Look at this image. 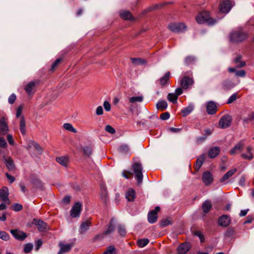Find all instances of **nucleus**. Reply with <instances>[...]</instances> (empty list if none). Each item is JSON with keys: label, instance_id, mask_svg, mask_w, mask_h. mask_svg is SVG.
<instances>
[{"label": "nucleus", "instance_id": "obj_45", "mask_svg": "<svg viewBox=\"0 0 254 254\" xmlns=\"http://www.w3.org/2000/svg\"><path fill=\"white\" fill-rule=\"evenodd\" d=\"M33 246L31 243L26 244L24 247V252L26 254L29 253L32 250Z\"/></svg>", "mask_w": 254, "mask_h": 254}, {"label": "nucleus", "instance_id": "obj_62", "mask_svg": "<svg viewBox=\"0 0 254 254\" xmlns=\"http://www.w3.org/2000/svg\"><path fill=\"white\" fill-rule=\"evenodd\" d=\"M103 106L106 111H109L111 110V105L108 101H105L104 102Z\"/></svg>", "mask_w": 254, "mask_h": 254}, {"label": "nucleus", "instance_id": "obj_63", "mask_svg": "<svg viewBox=\"0 0 254 254\" xmlns=\"http://www.w3.org/2000/svg\"><path fill=\"white\" fill-rule=\"evenodd\" d=\"M33 145L34 147V148L39 152V153H40V154L42 153V148L38 143H37L36 142H34L33 143Z\"/></svg>", "mask_w": 254, "mask_h": 254}, {"label": "nucleus", "instance_id": "obj_14", "mask_svg": "<svg viewBox=\"0 0 254 254\" xmlns=\"http://www.w3.org/2000/svg\"><path fill=\"white\" fill-rule=\"evenodd\" d=\"M230 217L227 215H223L221 216L218 221V224L223 227H227L230 224Z\"/></svg>", "mask_w": 254, "mask_h": 254}, {"label": "nucleus", "instance_id": "obj_26", "mask_svg": "<svg viewBox=\"0 0 254 254\" xmlns=\"http://www.w3.org/2000/svg\"><path fill=\"white\" fill-rule=\"evenodd\" d=\"M212 207V204L210 200H205L202 205V209L203 212L206 214L207 213Z\"/></svg>", "mask_w": 254, "mask_h": 254}, {"label": "nucleus", "instance_id": "obj_17", "mask_svg": "<svg viewBox=\"0 0 254 254\" xmlns=\"http://www.w3.org/2000/svg\"><path fill=\"white\" fill-rule=\"evenodd\" d=\"M244 146V141L241 140L230 151V154L234 155L241 151Z\"/></svg>", "mask_w": 254, "mask_h": 254}, {"label": "nucleus", "instance_id": "obj_19", "mask_svg": "<svg viewBox=\"0 0 254 254\" xmlns=\"http://www.w3.org/2000/svg\"><path fill=\"white\" fill-rule=\"evenodd\" d=\"M193 81L192 78L188 76H184L181 81V85L184 89L188 88L189 85L192 84Z\"/></svg>", "mask_w": 254, "mask_h": 254}, {"label": "nucleus", "instance_id": "obj_25", "mask_svg": "<svg viewBox=\"0 0 254 254\" xmlns=\"http://www.w3.org/2000/svg\"><path fill=\"white\" fill-rule=\"evenodd\" d=\"M170 78V72L169 71L167 72L163 77H161L159 79V84L162 86H164L167 83H168L169 81V79Z\"/></svg>", "mask_w": 254, "mask_h": 254}, {"label": "nucleus", "instance_id": "obj_43", "mask_svg": "<svg viewBox=\"0 0 254 254\" xmlns=\"http://www.w3.org/2000/svg\"><path fill=\"white\" fill-rule=\"evenodd\" d=\"M0 239L3 241H7L9 240L10 236L6 232L0 231Z\"/></svg>", "mask_w": 254, "mask_h": 254}, {"label": "nucleus", "instance_id": "obj_8", "mask_svg": "<svg viewBox=\"0 0 254 254\" xmlns=\"http://www.w3.org/2000/svg\"><path fill=\"white\" fill-rule=\"evenodd\" d=\"M81 203L76 202L70 210V215L74 218L79 217L81 210Z\"/></svg>", "mask_w": 254, "mask_h": 254}, {"label": "nucleus", "instance_id": "obj_54", "mask_svg": "<svg viewBox=\"0 0 254 254\" xmlns=\"http://www.w3.org/2000/svg\"><path fill=\"white\" fill-rule=\"evenodd\" d=\"M12 209L15 211H19L22 208V205L19 203H14L12 206Z\"/></svg>", "mask_w": 254, "mask_h": 254}, {"label": "nucleus", "instance_id": "obj_4", "mask_svg": "<svg viewBox=\"0 0 254 254\" xmlns=\"http://www.w3.org/2000/svg\"><path fill=\"white\" fill-rule=\"evenodd\" d=\"M169 27L171 31L175 33L183 32L187 29L186 25L183 23H172Z\"/></svg>", "mask_w": 254, "mask_h": 254}, {"label": "nucleus", "instance_id": "obj_3", "mask_svg": "<svg viewBox=\"0 0 254 254\" xmlns=\"http://www.w3.org/2000/svg\"><path fill=\"white\" fill-rule=\"evenodd\" d=\"M246 33L242 31L241 29L238 31L232 32L230 35L231 41L233 42H241L247 38Z\"/></svg>", "mask_w": 254, "mask_h": 254}, {"label": "nucleus", "instance_id": "obj_40", "mask_svg": "<svg viewBox=\"0 0 254 254\" xmlns=\"http://www.w3.org/2000/svg\"><path fill=\"white\" fill-rule=\"evenodd\" d=\"M178 96L174 93H169L167 96V99L173 103H177Z\"/></svg>", "mask_w": 254, "mask_h": 254}, {"label": "nucleus", "instance_id": "obj_20", "mask_svg": "<svg viewBox=\"0 0 254 254\" xmlns=\"http://www.w3.org/2000/svg\"><path fill=\"white\" fill-rule=\"evenodd\" d=\"M8 131V127L4 121V119L2 118L0 121V134L5 135Z\"/></svg>", "mask_w": 254, "mask_h": 254}, {"label": "nucleus", "instance_id": "obj_46", "mask_svg": "<svg viewBox=\"0 0 254 254\" xmlns=\"http://www.w3.org/2000/svg\"><path fill=\"white\" fill-rule=\"evenodd\" d=\"M143 100V97L142 96H135L129 98V102L133 103L135 102H141Z\"/></svg>", "mask_w": 254, "mask_h": 254}, {"label": "nucleus", "instance_id": "obj_22", "mask_svg": "<svg viewBox=\"0 0 254 254\" xmlns=\"http://www.w3.org/2000/svg\"><path fill=\"white\" fill-rule=\"evenodd\" d=\"M35 82L31 81L26 85L25 87V90L28 95L33 94L35 92Z\"/></svg>", "mask_w": 254, "mask_h": 254}, {"label": "nucleus", "instance_id": "obj_55", "mask_svg": "<svg viewBox=\"0 0 254 254\" xmlns=\"http://www.w3.org/2000/svg\"><path fill=\"white\" fill-rule=\"evenodd\" d=\"M254 119V114L251 113L250 114L248 117L244 118L243 119V122L245 123H248V122L250 121L253 120Z\"/></svg>", "mask_w": 254, "mask_h": 254}, {"label": "nucleus", "instance_id": "obj_50", "mask_svg": "<svg viewBox=\"0 0 254 254\" xmlns=\"http://www.w3.org/2000/svg\"><path fill=\"white\" fill-rule=\"evenodd\" d=\"M195 58L193 56H188L185 59V63L187 64H190L195 61Z\"/></svg>", "mask_w": 254, "mask_h": 254}, {"label": "nucleus", "instance_id": "obj_9", "mask_svg": "<svg viewBox=\"0 0 254 254\" xmlns=\"http://www.w3.org/2000/svg\"><path fill=\"white\" fill-rule=\"evenodd\" d=\"M10 232L15 239L19 241L24 240L27 236L25 232L17 229L11 230Z\"/></svg>", "mask_w": 254, "mask_h": 254}, {"label": "nucleus", "instance_id": "obj_16", "mask_svg": "<svg viewBox=\"0 0 254 254\" xmlns=\"http://www.w3.org/2000/svg\"><path fill=\"white\" fill-rule=\"evenodd\" d=\"M101 193L100 197L102 201L104 203H107L108 201V192L106 186L104 184H102L100 186Z\"/></svg>", "mask_w": 254, "mask_h": 254}, {"label": "nucleus", "instance_id": "obj_1", "mask_svg": "<svg viewBox=\"0 0 254 254\" xmlns=\"http://www.w3.org/2000/svg\"><path fill=\"white\" fill-rule=\"evenodd\" d=\"M198 23H206L208 25H213L217 22V20L212 19L208 11H203L199 13L195 17Z\"/></svg>", "mask_w": 254, "mask_h": 254}, {"label": "nucleus", "instance_id": "obj_32", "mask_svg": "<svg viewBox=\"0 0 254 254\" xmlns=\"http://www.w3.org/2000/svg\"><path fill=\"white\" fill-rule=\"evenodd\" d=\"M56 160L59 164L64 167L67 166L68 162V158L66 156L57 157Z\"/></svg>", "mask_w": 254, "mask_h": 254}, {"label": "nucleus", "instance_id": "obj_18", "mask_svg": "<svg viewBox=\"0 0 254 254\" xmlns=\"http://www.w3.org/2000/svg\"><path fill=\"white\" fill-rule=\"evenodd\" d=\"M206 110L208 114H214L217 111V106L215 102L209 101L207 102L206 105Z\"/></svg>", "mask_w": 254, "mask_h": 254}, {"label": "nucleus", "instance_id": "obj_5", "mask_svg": "<svg viewBox=\"0 0 254 254\" xmlns=\"http://www.w3.org/2000/svg\"><path fill=\"white\" fill-rule=\"evenodd\" d=\"M232 117L229 115L222 116L219 122V126L221 128H225L230 126L232 123Z\"/></svg>", "mask_w": 254, "mask_h": 254}, {"label": "nucleus", "instance_id": "obj_61", "mask_svg": "<svg viewBox=\"0 0 254 254\" xmlns=\"http://www.w3.org/2000/svg\"><path fill=\"white\" fill-rule=\"evenodd\" d=\"M235 74L237 76L244 77L246 75V72L244 70L236 71Z\"/></svg>", "mask_w": 254, "mask_h": 254}, {"label": "nucleus", "instance_id": "obj_44", "mask_svg": "<svg viewBox=\"0 0 254 254\" xmlns=\"http://www.w3.org/2000/svg\"><path fill=\"white\" fill-rule=\"evenodd\" d=\"M120 152L123 154H127L129 152V148L127 144L121 145L119 148Z\"/></svg>", "mask_w": 254, "mask_h": 254}, {"label": "nucleus", "instance_id": "obj_2", "mask_svg": "<svg viewBox=\"0 0 254 254\" xmlns=\"http://www.w3.org/2000/svg\"><path fill=\"white\" fill-rule=\"evenodd\" d=\"M132 170L137 180V185H140L143 180L142 171L143 167L140 163L136 162L134 163L131 167Z\"/></svg>", "mask_w": 254, "mask_h": 254}, {"label": "nucleus", "instance_id": "obj_56", "mask_svg": "<svg viewBox=\"0 0 254 254\" xmlns=\"http://www.w3.org/2000/svg\"><path fill=\"white\" fill-rule=\"evenodd\" d=\"M105 130L112 134H114L115 133V129L110 125H107L105 127Z\"/></svg>", "mask_w": 254, "mask_h": 254}, {"label": "nucleus", "instance_id": "obj_42", "mask_svg": "<svg viewBox=\"0 0 254 254\" xmlns=\"http://www.w3.org/2000/svg\"><path fill=\"white\" fill-rule=\"evenodd\" d=\"M149 243L148 239H139L137 241V245L140 248H143L146 246Z\"/></svg>", "mask_w": 254, "mask_h": 254}, {"label": "nucleus", "instance_id": "obj_30", "mask_svg": "<svg viewBox=\"0 0 254 254\" xmlns=\"http://www.w3.org/2000/svg\"><path fill=\"white\" fill-rule=\"evenodd\" d=\"M168 107V104L164 100H159L156 104V108L161 111L165 110Z\"/></svg>", "mask_w": 254, "mask_h": 254}, {"label": "nucleus", "instance_id": "obj_58", "mask_svg": "<svg viewBox=\"0 0 254 254\" xmlns=\"http://www.w3.org/2000/svg\"><path fill=\"white\" fill-rule=\"evenodd\" d=\"M170 117V114L168 112H165L160 115V119L162 120H167Z\"/></svg>", "mask_w": 254, "mask_h": 254}, {"label": "nucleus", "instance_id": "obj_59", "mask_svg": "<svg viewBox=\"0 0 254 254\" xmlns=\"http://www.w3.org/2000/svg\"><path fill=\"white\" fill-rule=\"evenodd\" d=\"M171 223L168 219H163L161 220L160 225L162 227H165L167 225L171 224Z\"/></svg>", "mask_w": 254, "mask_h": 254}, {"label": "nucleus", "instance_id": "obj_33", "mask_svg": "<svg viewBox=\"0 0 254 254\" xmlns=\"http://www.w3.org/2000/svg\"><path fill=\"white\" fill-rule=\"evenodd\" d=\"M235 86V84L230 80H225L222 83V88L224 90H228Z\"/></svg>", "mask_w": 254, "mask_h": 254}, {"label": "nucleus", "instance_id": "obj_13", "mask_svg": "<svg viewBox=\"0 0 254 254\" xmlns=\"http://www.w3.org/2000/svg\"><path fill=\"white\" fill-rule=\"evenodd\" d=\"M4 163L7 169L9 171H12L15 169V165L14 161L10 157L3 156Z\"/></svg>", "mask_w": 254, "mask_h": 254}, {"label": "nucleus", "instance_id": "obj_36", "mask_svg": "<svg viewBox=\"0 0 254 254\" xmlns=\"http://www.w3.org/2000/svg\"><path fill=\"white\" fill-rule=\"evenodd\" d=\"M120 16L125 20H132V16L131 13L128 11H125L120 13Z\"/></svg>", "mask_w": 254, "mask_h": 254}, {"label": "nucleus", "instance_id": "obj_60", "mask_svg": "<svg viewBox=\"0 0 254 254\" xmlns=\"http://www.w3.org/2000/svg\"><path fill=\"white\" fill-rule=\"evenodd\" d=\"M0 147L3 148H5L7 147L6 141L1 137H0Z\"/></svg>", "mask_w": 254, "mask_h": 254}, {"label": "nucleus", "instance_id": "obj_39", "mask_svg": "<svg viewBox=\"0 0 254 254\" xmlns=\"http://www.w3.org/2000/svg\"><path fill=\"white\" fill-rule=\"evenodd\" d=\"M64 128L69 131H71L73 133H76V129L72 126L71 124L69 123H65L63 125Z\"/></svg>", "mask_w": 254, "mask_h": 254}, {"label": "nucleus", "instance_id": "obj_35", "mask_svg": "<svg viewBox=\"0 0 254 254\" xmlns=\"http://www.w3.org/2000/svg\"><path fill=\"white\" fill-rule=\"evenodd\" d=\"M194 106L193 105H189L188 107L183 109L181 112L183 116L186 117L190 114L193 110Z\"/></svg>", "mask_w": 254, "mask_h": 254}, {"label": "nucleus", "instance_id": "obj_41", "mask_svg": "<svg viewBox=\"0 0 254 254\" xmlns=\"http://www.w3.org/2000/svg\"><path fill=\"white\" fill-rule=\"evenodd\" d=\"M132 63L135 65H141L145 64L146 61L140 58H131Z\"/></svg>", "mask_w": 254, "mask_h": 254}, {"label": "nucleus", "instance_id": "obj_38", "mask_svg": "<svg viewBox=\"0 0 254 254\" xmlns=\"http://www.w3.org/2000/svg\"><path fill=\"white\" fill-rule=\"evenodd\" d=\"M242 56L238 55L234 60V62L237 64V67H242L245 65V62L242 61L241 60Z\"/></svg>", "mask_w": 254, "mask_h": 254}, {"label": "nucleus", "instance_id": "obj_47", "mask_svg": "<svg viewBox=\"0 0 254 254\" xmlns=\"http://www.w3.org/2000/svg\"><path fill=\"white\" fill-rule=\"evenodd\" d=\"M118 233L121 236L124 237L126 235V231L125 227L123 225H119L118 228Z\"/></svg>", "mask_w": 254, "mask_h": 254}, {"label": "nucleus", "instance_id": "obj_64", "mask_svg": "<svg viewBox=\"0 0 254 254\" xmlns=\"http://www.w3.org/2000/svg\"><path fill=\"white\" fill-rule=\"evenodd\" d=\"M103 113V108L102 106H98L97 109H96V114L97 115H102Z\"/></svg>", "mask_w": 254, "mask_h": 254}, {"label": "nucleus", "instance_id": "obj_11", "mask_svg": "<svg viewBox=\"0 0 254 254\" xmlns=\"http://www.w3.org/2000/svg\"><path fill=\"white\" fill-rule=\"evenodd\" d=\"M34 223L37 226L38 230L40 232H45L49 229L47 224L41 220L34 219Z\"/></svg>", "mask_w": 254, "mask_h": 254}, {"label": "nucleus", "instance_id": "obj_6", "mask_svg": "<svg viewBox=\"0 0 254 254\" xmlns=\"http://www.w3.org/2000/svg\"><path fill=\"white\" fill-rule=\"evenodd\" d=\"M232 5L229 0H224L220 2L219 5V10L221 12L227 13L232 8Z\"/></svg>", "mask_w": 254, "mask_h": 254}, {"label": "nucleus", "instance_id": "obj_27", "mask_svg": "<svg viewBox=\"0 0 254 254\" xmlns=\"http://www.w3.org/2000/svg\"><path fill=\"white\" fill-rule=\"evenodd\" d=\"M90 226V222L88 221L83 222L80 225L79 232L81 234L84 233L89 229Z\"/></svg>", "mask_w": 254, "mask_h": 254}, {"label": "nucleus", "instance_id": "obj_28", "mask_svg": "<svg viewBox=\"0 0 254 254\" xmlns=\"http://www.w3.org/2000/svg\"><path fill=\"white\" fill-rule=\"evenodd\" d=\"M236 171H237V169L235 168V169H233L230 170L229 171H228L223 176V177L221 179L220 182L223 183V182H224L227 180H228L232 175H233L234 174V173L236 172Z\"/></svg>", "mask_w": 254, "mask_h": 254}, {"label": "nucleus", "instance_id": "obj_7", "mask_svg": "<svg viewBox=\"0 0 254 254\" xmlns=\"http://www.w3.org/2000/svg\"><path fill=\"white\" fill-rule=\"evenodd\" d=\"M159 206H156L154 210L150 211L148 214V221L151 223H154L157 220V213L160 210Z\"/></svg>", "mask_w": 254, "mask_h": 254}, {"label": "nucleus", "instance_id": "obj_49", "mask_svg": "<svg viewBox=\"0 0 254 254\" xmlns=\"http://www.w3.org/2000/svg\"><path fill=\"white\" fill-rule=\"evenodd\" d=\"M103 254H115V248L114 246H110Z\"/></svg>", "mask_w": 254, "mask_h": 254}, {"label": "nucleus", "instance_id": "obj_29", "mask_svg": "<svg viewBox=\"0 0 254 254\" xmlns=\"http://www.w3.org/2000/svg\"><path fill=\"white\" fill-rule=\"evenodd\" d=\"M219 148L217 147H214L209 150L208 156L211 158H214L219 154Z\"/></svg>", "mask_w": 254, "mask_h": 254}, {"label": "nucleus", "instance_id": "obj_23", "mask_svg": "<svg viewBox=\"0 0 254 254\" xmlns=\"http://www.w3.org/2000/svg\"><path fill=\"white\" fill-rule=\"evenodd\" d=\"M252 147L249 146L247 147V153L241 154V157L244 159L251 160L253 159L254 156L252 153Z\"/></svg>", "mask_w": 254, "mask_h": 254}, {"label": "nucleus", "instance_id": "obj_21", "mask_svg": "<svg viewBox=\"0 0 254 254\" xmlns=\"http://www.w3.org/2000/svg\"><path fill=\"white\" fill-rule=\"evenodd\" d=\"M190 249V246L188 243H183L178 248V252L179 254H186Z\"/></svg>", "mask_w": 254, "mask_h": 254}, {"label": "nucleus", "instance_id": "obj_34", "mask_svg": "<svg viewBox=\"0 0 254 254\" xmlns=\"http://www.w3.org/2000/svg\"><path fill=\"white\" fill-rule=\"evenodd\" d=\"M115 221V219L114 218H112L109 223V225L108 227V228L106 231H105L104 233V235H107L108 234H110L114 231L115 229V226L114 224V223Z\"/></svg>", "mask_w": 254, "mask_h": 254}, {"label": "nucleus", "instance_id": "obj_52", "mask_svg": "<svg viewBox=\"0 0 254 254\" xmlns=\"http://www.w3.org/2000/svg\"><path fill=\"white\" fill-rule=\"evenodd\" d=\"M237 97V94L236 93H234L232 94L228 99L227 103V104H231L234 102L236 99Z\"/></svg>", "mask_w": 254, "mask_h": 254}, {"label": "nucleus", "instance_id": "obj_24", "mask_svg": "<svg viewBox=\"0 0 254 254\" xmlns=\"http://www.w3.org/2000/svg\"><path fill=\"white\" fill-rule=\"evenodd\" d=\"M135 197V191L132 189H129L126 193V198L128 201H132L134 200Z\"/></svg>", "mask_w": 254, "mask_h": 254}, {"label": "nucleus", "instance_id": "obj_12", "mask_svg": "<svg viewBox=\"0 0 254 254\" xmlns=\"http://www.w3.org/2000/svg\"><path fill=\"white\" fill-rule=\"evenodd\" d=\"M73 245L72 244H64L62 242L59 243L60 250L58 254H63L70 251Z\"/></svg>", "mask_w": 254, "mask_h": 254}, {"label": "nucleus", "instance_id": "obj_10", "mask_svg": "<svg viewBox=\"0 0 254 254\" xmlns=\"http://www.w3.org/2000/svg\"><path fill=\"white\" fill-rule=\"evenodd\" d=\"M202 181L206 186L210 185L213 181L212 173L209 171L204 172L202 176Z\"/></svg>", "mask_w": 254, "mask_h": 254}, {"label": "nucleus", "instance_id": "obj_53", "mask_svg": "<svg viewBox=\"0 0 254 254\" xmlns=\"http://www.w3.org/2000/svg\"><path fill=\"white\" fill-rule=\"evenodd\" d=\"M62 59H57L55 62L51 66V70L54 71L58 66V65L61 63L62 61Z\"/></svg>", "mask_w": 254, "mask_h": 254}, {"label": "nucleus", "instance_id": "obj_51", "mask_svg": "<svg viewBox=\"0 0 254 254\" xmlns=\"http://www.w3.org/2000/svg\"><path fill=\"white\" fill-rule=\"evenodd\" d=\"M194 235L199 237L201 242H203L204 240V237L201 232L199 231H195L193 233Z\"/></svg>", "mask_w": 254, "mask_h": 254}, {"label": "nucleus", "instance_id": "obj_15", "mask_svg": "<svg viewBox=\"0 0 254 254\" xmlns=\"http://www.w3.org/2000/svg\"><path fill=\"white\" fill-rule=\"evenodd\" d=\"M8 196V192L6 188H3L0 190V199L9 204L10 202Z\"/></svg>", "mask_w": 254, "mask_h": 254}, {"label": "nucleus", "instance_id": "obj_57", "mask_svg": "<svg viewBox=\"0 0 254 254\" xmlns=\"http://www.w3.org/2000/svg\"><path fill=\"white\" fill-rule=\"evenodd\" d=\"M16 95L14 93H12V94H11L9 98H8V103L10 104H12L13 103H14L15 100H16Z\"/></svg>", "mask_w": 254, "mask_h": 254}, {"label": "nucleus", "instance_id": "obj_48", "mask_svg": "<svg viewBox=\"0 0 254 254\" xmlns=\"http://www.w3.org/2000/svg\"><path fill=\"white\" fill-rule=\"evenodd\" d=\"M85 155L90 156L92 153V149L89 146H84L82 148Z\"/></svg>", "mask_w": 254, "mask_h": 254}, {"label": "nucleus", "instance_id": "obj_37", "mask_svg": "<svg viewBox=\"0 0 254 254\" xmlns=\"http://www.w3.org/2000/svg\"><path fill=\"white\" fill-rule=\"evenodd\" d=\"M205 158V155L201 154L199 158H197L196 162V168L199 169L203 164V163Z\"/></svg>", "mask_w": 254, "mask_h": 254}, {"label": "nucleus", "instance_id": "obj_31", "mask_svg": "<svg viewBox=\"0 0 254 254\" xmlns=\"http://www.w3.org/2000/svg\"><path fill=\"white\" fill-rule=\"evenodd\" d=\"M19 127H20V130L21 131V133L23 135H25L26 132V124H25V121L24 119V118L23 116L21 117L20 123H19Z\"/></svg>", "mask_w": 254, "mask_h": 254}]
</instances>
